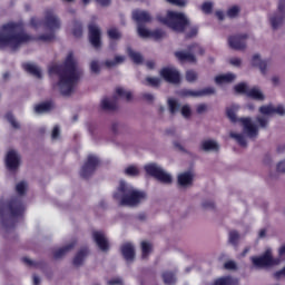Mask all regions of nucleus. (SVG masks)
I'll return each instance as SVG.
<instances>
[{"mask_svg": "<svg viewBox=\"0 0 285 285\" xmlns=\"http://www.w3.org/2000/svg\"><path fill=\"white\" fill-rule=\"evenodd\" d=\"M49 72L51 75L55 72L59 75L58 87L63 97H69V95L75 92L77 81H79V77L82 75L72 52L68 53L63 66L50 67Z\"/></svg>", "mask_w": 285, "mask_h": 285, "instance_id": "f257e3e1", "label": "nucleus"}, {"mask_svg": "<svg viewBox=\"0 0 285 285\" xmlns=\"http://www.w3.org/2000/svg\"><path fill=\"white\" fill-rule=\"evenodd\" d=\"M35 39L23 30L21 23L8 22L0 29V48L17 50L23 43H30Z\"/></svg>", "mask_w": 285, "mask_h": 285, "instance_id": "f03ea898", "label": "nucleus"}, {"mask_svg": "<svg viewBox=\"0 0 285 285\" xmlns=\"http://www.w3.org/2000/svg\"><path fill=\"white\" fill-rule=\"evenodd\" d=\"M158 21L165 23V26H168V28H171L175 32H185V30L189 28L190 31L187 32L186 37L188 39L197 37V27H190V21L183 12L168 11L167 17H158Z\"/></svg>", "mask_w": 285, "mask_h": 285, "instance_id": "7ed1b4c3", "label": "nucleus"}, {"mask_svg": "<svg viewBox=\"0 0 285 285\" xmlns=\"http://www.w3.org/2000/svg\"><path fill=\"white\" fill-rule=\"evenodd\" d=\"M114 197L119 202L120 206L135 207L139 206L146 199V193L136 189L132 185L121 180L119 183L118 191Z\"/></svg>", "mask_w": 285, "mask_h": 285, "instance_id": "20e7f679", "label": "nucleus"}, {"mask_svg": "<svg viewBox=\"0 0 285 285\" xmlns=\"http://www.w3.org/2000/svg\"><path fill=\"white\" fill-rule=\"evenodd\" d=\"M32 28H43L48 35H41L38 37V41H52L55 39V32L61 28V20L55 14V11L47 10L45 13V21L41 22L37 18H31L30 21Z\"/></svg>", "mask_w": 285, "mask_h": 285, "instance_id": "39448f33", "label": "nucleus"}, {"mask_svg": "<svg viewBox=\"0 0 285 285\" xmlns=\"http://www.w3.org/2000/svg\"><path fill=\"white\" fill-rule=\"evenodd\" d=\"M26 210V206L21 202V198H12L9 203L0 200V219L2 225L7 227L6 219H14V217H21Z\"/></svg>", "mask_w": 285, "mask_h": 285, "instance_id": "423d86ee", "label": "nucleus"}, {"mask_svg": "<svg viewBox=\"0 0 285 285\" xmlns=\"http://www.w3.org/2000/svg\"><path fill=\"white\" fill-rule=\"evenodd\" d=\"M144 168L147 175H150V177H155V179H157L161 184H173V176H170V174L164 170L161 166L155 163H151V164L145 165Z\"/></svg>", "mask_w": 285, "mask_h": 285, "instance_id": "0eeeda50", "label": "nucleus"}, {"mask_svg": "<svg viewBox=\"0 0 285 285\" xmlns=\"http://www.w3.org/2000/svg\"><path fill=\"white\" fill-rule=\"evenodd\" d=\"M197 55H204V48L197 43L190 45L187 51L175 52V57L178 61H188L189 63L197 61Z\"/></svg>", "mask_w": 285, "mask_h": 285, "instance_id": "6e6552de", "label": "nucleus"}, {"mask_svg": "<svg viewBox=\"0 0 285 285\" xmlns=\"http://www.w3.org/2000/svg\"><path fill=\"white\" fill-rule=\"evenodd\" d=\"M235 92L238 95H246L252 99H256L257 101H264L265 97L262 90L257 87L248 89V85L242 82L234 87Z\"/></svg>", "mask_w": 285, "mask_h": 285, "instance_id": "1a4fd4ad", "label": "nucleus"}, {"mask_svg": "<svg viewBox=\"0 0 285 285\" xmlns=\"http://www.w3.org/2000/svg\"><path fill=\"white\" fill-rule=\"evenodd\" d=\"M252 262L256 268H266L268 266H277L282 259H274L271 249H267L261 257H252Z\"/></svg>", "mask_w": 285, "mask_h": 285, "instance_id": "9d476101", "label": "nucleus"}, {"mask_svg": "<svg viewBox=\"0 0 285 285\" xmlns=\"http://www.w3.org/2000/svg\"><path fill=\"white\" fill-rule=\"evenodd\" d=\"M259 112L263 115L256 117V121L258 122L259 128H268V121H271L269 117L275 115V106L264 105L259 107Z\"/></svg>", "mask_w": 285, "mask_h": 285, "instance_id": "9b49d317", "label": "nucleus"}, {"mask_svg": "<svg viewBox=\"0 0 285 285\" xmlns=\"http://www.w3.org/2000/svg\"><path fill=\"white\" fill-rule=\"evenodd\" d=\"M284 19H285V0H279L278 11L273 13L269 17V23L273 30H277L278 28H282V26H284Z\"/></svg>", "mask_w": 285, "mask_h": 285, "instance_id": "f8f14e48", "label": "nucleus"}, {"mask_svg": "<svg viewBox=\"0 0 285 285\" xmlns=\"http://www.w3.org/2000/svg\"><path fill=\"white\" fill-rule=\"evenodd\" d=\"M97 166H99V158H97V156L89 155L87 163L82 166L80 171L81 177H83V179H88V177L97 170Z\"/></svg>", "mask_w": 285, "mask_h": 285, "instance_id": "ddd939ff", "label": "nucleus"}, {"mask_svg": "<svg viewBox=\"0 0 285 285\" xmlns=\"http://www.w3.org/2000/svg\"><path fill=\"white\" fill-rule=\"evenodd\" d=\"M238 121L243 124V130L249 139H255L259 135V127L256 126L255 122H253V119L250 118H240Z\"/></svg>", "mask_w": 285, "mask_h": 285, "instance_id": "4468645a", "label": "nucleus"}, {"mask_svg": "<svg viewBox=\"0 0 285 285\" xmlns=\"http://www.w3.org/2000/svg\"><path fill=\"white\" fill-rule=\"evenodd\" d=\"M89 28V41L96 50L101 48V29L95 23H90Z\"/></svg>", "mask_w": 285, "mask_h": 285, "instance_id": "2eb2a0df", "label": "nucleus"}, {"mask_svg": "<svg viewBox=\"0 0 285 285\" xmlns=\"http://www.w3.org/2000/svg\"><path fill=\"white\" fill-rule=\"evenodd\" d=\"M137 30H138L139 37H141L142 39H148L150 37L153 39H164V37H166V33L160 29H157L155 31H150L144 26H138Z\"/></svg>", "mask_w": 285, "mask_h": 285, "instance_id": "dca6fc26", "label": "nucleus"}, {"mask_svg": "<svg viewBox=\"0 0 285 285\" xmlns=\"http://www.w3.org/2000/svg\"><path fill=\"white\" fill-rule=\"evenodd\" d=\"M161 77L165 79V81H168V83H179L180 77L179 71L175 68H164L160 71Z\"/></svg>", "mask_w": 285, "mask_h": 285, "instance_id": "f3484780", "label": "nucleus"}, {"mask_svg": "<svg viewBox=\"0 0 285 285\" xmlns=\"http://www.w3.org/2000/svg\"><path fill=\"white\" fill-rule=\"evenodd\" d=\"M247 38L248 36L246 35L229 37L228 38L229 48H232L233 50H244V48H246Z\"/></svg>", "mask_w": 285, "mask_h": 285, "instance_id": "a211bd4d", "label": "nucleus"}, {"mask_svg": "<svg viewBox=\"0 0 285 285\" xmlns=\"http://www.w3.org/2000/svg\"><path fill=\"white\" fill-rule=\"evenodd\" d=\"M20 161H21V157L16 150L8 151L6 164L9 170H17V168H19Z\"/></svg>", "mask_w": 285, "mask_h": 285, "instance_id": "6ab92c4d", "label": "nucleus"}, {"mask_svg": "<svg viewBox=\"0 0 285 285\" xmlns=\"http://www.w3.org/2000/svg\"><path fill=\"white\" fill-rule=\"evenodd\" d=\"M132 19L138 23V27L141 26V23H150L153 21L150 13L144 10H134Z\"/></svg>", "mask_w": 285, "mask_h": 285, "instance_id": "aec40b11", "label": "nucleus"}, {"mask_svg": "<svg viewBox=\"0 0 285 285\" xmlns=\"http://www.w3.org/2000/svg\"><path fill=\"white\" fill-rule=\"evenodd\" d=\"M92 237L100 250H108V248H110V245L108 244V238L102 232H94Z\"/></svg>", "mask_w": 285, "mask_h": 285, "instance_id": "412c9836", "label": "nucleus"}, {"mask_svg": "<svg viewBox=\"0 0 285 285\" xmlns=\"http://www.w3.org/2000/svg\"><path fill=\"white\" fill-rule=\"evenodd\" d=\"M121 254L126 262H132L135 259V246L130 243L122 245Z\"/></svg>", "mask_w": 285, "mask_h": 285, "instance_id": "4be33fe9", "label": "nucleus"}, {"mask_svg": "<svg viewBox=\"0 0 285 285\" xmlns=\"http://www.w3.org/2000/svg\"><path fill=\"white\" fill-rule=\"evenodd\" d=\"M200 149L205 153H212L219 150V145L215 140H203L200 142Z\"/></svg>", "mask_w": 285, "mask_h": 285, "instance_id": "5701e85b", "label": "nucleus"}, {"mask_svg": "<svg viewBox=\"0 0 285 285\" xmlns=\"http://www.w3.org/2000/svg\"><path fill=\"white\" fill-rule=\"evenodd\" d=\"M237 79V76L235 73H225V75H219L215 77V82L218 86H222V83H233Z\"/></svg>", "mask_w": 285, "mask_h": 285, "instance_id": "b1692460", "label": "nucleus"}, {"mask_svg": "<svg viewBox=\"0 0 285 285\" xmlns=\"http://www.w3.org/2000/svg\"><path fill=\"white\" fill-rule=\"evenodd\" d=\"M178 184L186 188V186L193 185V174L190 171L183 173L178 175Z\"/></svg>", "mask_w": 285, "mask_h": 285, "instance_id": "393cba45", "label": "nucleus"}, {"mask_svg": "<svg viewBox=\"0 0 285 285\" xmlns=\"http://www.w3.org/2000/svg\"><path fill=\"white\" fill-rule=\"evenodd\" d=\"M102 110H115L117 109V96L114 98H104L101 100Z\"/></svg>", "mask_w": 285, "mask_h": 285, "instance_id": "a878e982", "label": "nucleus"}, {"mask_svg": "<svg viewBox=\"0 0 285 285\" xmlns=\"http://www.w3.org/2000/svg\"><path fill=\"white\" fill-rule=\"evenodd\" d=\"M23 69L29 72L30 75H33V77H37L38 79H41V69L37 67V65L33 63H24Z\"/></svg>", "mask_w": 285, "mask_h": 285, "instance_id": "bb28decb", "label": "nucleus"}, {"mask_svg": "<svg viewBox=\"0 0 285 285\" xmlns=\"http://www.w3.org/2000/svg\"><path fill=\"white\" fill-rule=\"evenodd\" d=\"M252 63L253 66L258 67L263 75H266V66H268L266 60H262V58H259V56L256 55L253 57Z\"/></svg>", "mask_w": 285, "mask_h": 285, "instance_id": "cd10ccee", "label": "nucleus"}, {"mask_svg": "<svg viewBox=\"0 0 285 285\" xmlns=\"http://www.w3.org/2000/svg\"><path fill=\"white\" fill-rule=\"evenodd\" d=\"M88 256V248L80 249L73 258V266H81Z\"/></svg>", "mask_w": 285, "mask_h": 285, "instance_id": "c85d7f7f", "label": "nucleus"}, {"mask_svg": "<svg viewBox=\"0 0 285 285\" xmlns=\"http://www.w3.org/2000/svg\"><path fill=\"white\" fill-rule=\"evenodd\" d=\"M237 284H239V281L230 276L218 278L214 283V285H237Z\"/></svg>", "mask_w": 285, "mask_h": 285, "instance_id": "c756f323", "label": "nucleus"}, {"mask_svg": "<svg viewBox=\"0 0 285 285\" xmlns=\"http://www.w3.org/2000/svg\"><path fill=\"white\" fill-rule=\"evenodd\" d=\"M52 110V102H42L35 107L37 115H43V112H50Z\"/></svg>", "mask_w": 285, "mask_h": 285, "instance_id": "7c9ffc66", "label": "nucleus"}, {"mask_svg": "<svg viewBox=\"0 0 285 285\" xmlns=\"http://www.w3.org/2000/svg\"><path fill=\"white\" fill-rule=\"evenodd\" d=\"M116 95L120 99H126V101H130L132 99V92H130L121 87L116 88Z\"/></svg>", "mask_w": 285, "mask_h": 285, "instance_id": "2f4dec72", "label": "nucleus"}, {"mask_svg": "<svg viewBox=\"0 0 285 285\" xmlns=\"http://www.w3.org/2000/svg\"><path fill=\"white\" fill-rule=\"evenodd\" d=\"M127 52L134 63H142L144 57H141V53L134 51L131 48H127Z\"/></svg>", "mask_w": 285, "mask_h": 285, "instance_id": "473e14b6", "label": "nucleus"}, {"mask_svg": "<svg viewBox=\"0 0 285 285\" xmlns=\"http://www.w3.org/2000/svg\"><path fill=\"white\" fill-rule=\"evenodd\" d=\"M126 61V57L124 56H116L115 60H107L105 65L107 68H115V66H119V63H124Z\"/></svg>", "mask_w": 285, "mask_h": 285, "instance_id": "72a5a7b5", "label": "nucleus"}, {"mask_svg": "<svg viewBox=\"0 0 285 285\" xmlns=\"http://www.w3.org/2000/svg\"><path fill=\"white\" fill-rule=\"evenodd\" d=\"M229 135L232 139H235L237 144H239V146H242L243 148H246L247 142H246V137H244V135L235 134V132H230Z\"/></svg>", "mask_w": 285, "mask_h": 285, "instance_id": "f704fd0d", "label": "nucleus"}, {"mask_svg": "<svg viewBox=\"0 0 285 285\" xmlns=\"http://www.w3.org/2000/svg\"><path fill=\"white\" fill-rule=\"evenodd\" d=\"M141 250H142V259H146L148 255H150V252L153 250V245L148 242L141 243Z\"/></svg>", "mask_w": 285, "mask_h": 285, "instance_id": "c9c22d12", "label": "nucleus"}, {"mask_svg": "<svg viewBox=\"0 0 285 285\" xmlns=\"http://www.w3.org/2000/svg\"><path fill=\"white\" fill-rule=\"evenodd\" d=\"M107 35L109 39H114L115 41H118V39H121V31L117 28H110L107 31Z\"/></svg>", "mask_w": 285, "mask_h": 285, "instance_id": "e433bc0d", "label": "nucleus"}, {"mask_svg": "<svg viewBox=\"0 0 285 285\" xmlns=\"http://www.w3.org/2000/svg\"><path fill=\"white\" fill-rule=\"evenodd\" d=\"M164 283L167 285H173L175 282H177V278H175V274L170 272H166L163 274Z\"/></svg>", "mask_w": 285, "mask_h": 285, "instance_id": "4c0bfd02", "label": "nucleus"}, {"mask_svg": "<svg viewBox=\"0 0 285 285\" xmlns=\"http://www.w3.org/2000/svg\"><path fill=\"white\" fill-rule=\"evenodd\" d=\"M125 175H127L128 177H137L139 175V168L131 165L125 169Z\"/></svg>", "mask_w": 285, "mask_h": 285, "instance_id": "58836bf2", "label": "nucleus"}, {"mask_svg": "<svg viewBox=\"0 0 285 285\" xmlns=\"http://www.w3.org/2000/svg\"><path fill=\"white\" fill-rule=\"evenodd\" d=\"M72 248H75V244H71V245H68V246H66L63 248L58 249L55 253L56 259H59V257H63V254L68 253V250H72Z\"/></svg>", "mask_w": 285, "mask_h": 285, "instance_id": "ea45409f", "label": "nucleus"}, {"mask_svg": "<svg viewBox=\"0 0 285 285\" xmlns=\"http://www.w3.org/2000/svg\"><path fill=\"white\" fill-rule=\"evenodd\" d=\"M238 109H239L238 106H233L232 108L227 109V117L228 119H230V121L233 122L237 121V116L235 115V112H237Z\"/></svg>", "mask_w": 285, "mask_h": 285, "instance_id": "a19ab883", "label": "nucleus"}, {"mask_svg": "<svg viewBox=\"0 0 285 285\" xmlns=\"http://www.w3.org/2000/svg\"><path fill=\"white\" fill-rule=\"evenodd\" d=\"M168 106H169V111L171 115H175V112L179 111V102L175 99H169L168 100Z\"/></svg>", "mask_w": 285, "mask_h": 285, "instance_id": "79ce46f5", "label": "nucleus"}, {"mask_svg": "<svg viewBox=\"0 0 285 285\" xmlns=\"http://www.w3.org/2000/svg\"><path fill=\"white\" fill-rule=\"evenodd\" d=\"M210 95H215V88L214 87H207L203 90H198V97H208Z\"/></svg>", "mask_w": 285, "mask_h": 285, "instance_id": "37998d69", "label": "nucleus"}, {"mask_svg": "<svg viewBox=\"0 0 285 285\" xmlns=\"http://www.w3.org/2000/svg\"><path fill=\"white\" fill-rule=\"evenodd\" d=\"M238 14H239V7L237 6L229 8L227 11V17H229V19H235V17H237Z\"/></svg>", "mask_w": 285, "mask_h": 285, "instance_id": "c03bdc74", "label": "nucleus"}, {"mask_svg": "<svg viewBox=\"0 0 285 285\" xmlns=\"http://www.w3.org/2000/svg\"><path fill=\"white\" fill-rule=\"evenodd\" d=\"M181 97H199V91L185 89L180 91Z\"/></svg>", "mask_w": 285, "mask_h": 285, "instance_id": "a18cd8bd", "label": "nucleus"}, {"mask_svg": "<svg viewBox=\"0 0 285 285\" xmlns=\"http://www.w3.org/2000/svg\"><path fill=\"white\" fill-rule=\"evenodd\" d=\"M27 188H28V184H26L24 181H21L16 186V190H17L18 195H23V193H26Z\"/></svg>", "mask_w": 285, "mask_h": 285, "instance_id": "49530a36", "label": "nucleus"}, {"mask_svg": "<svg viewBox=\"0 0 285 285\" xmlns=\"http://www.w3.org/2000/svg\"><path fill=\"white\" fill-rule=\"evenodd\" d=\"M229 242L230 244H237V242H239V233L236 230L229 232Z\"/></svg>", "mask_w": 285, "mask_h": 285, "instance_id": "de8ad7c7", "label": "nucleus"}, {"mask_svg": "<svg viewBox=\"0 0 285 285\" xmlns=\"http://www.w3.org/2000/svg\"><path fill=\"white\" fill-rule=\"evenodd\" d=\"M90 70L91 72H94L95 75H99L100 70H101V67L99 66V62L98 61H91L90 63Z\"/></svg>", "mask_w": 285, "mask_h": 285, "instance_id": "09e8293b", "label": "nucleus"}, {"mask_svg": "<svg viewBox=\"0 0 285 285\" xmlns=\"http://www.w3.org/2000/svg\"><path fill=\"white\" fill-rule=\"evenodd\" d=\"M202 10L205 12V14H210V12H213V2L203 3Z\"/></svg>", "mask_w": 285, "mask_h": 285, "instance_id": "8fccbe9b", "label": "nucleus"}, {"mask_svg": "<svg viewBox=\"0 0 285 285\" xmlns=\"http://www.w3.org/2000/svg\"><path fill=\"white\" fill-rule=\"evenodd\" d=\"M186 80L189 82L197 81V72L189 70L186 72Z\"/></svg>", "mask_w": 285, "mask_h": 285, "instance_id": "3c124183", "label": "nucleus"}, {"mask_svg": "<svg viewBox=\"0 0 285 285\" xmlns=\"http://www.w3.org/2000/svg\"><path fill=\"white\" fill-rule=\"evenodd\" d=\"M180 112L185 118H188L190 117V115H193V111L190 110V106L188 105L183 106Z\"/></svg>", "mask_w": 285, "mask_h": 285, "instance_id": "603ef678", "label": "nucleus"}, {"mask_svg": "<svg viewBox=\"0 0 285 285\" xmlns=\"http://www.w3.org/2000/svg\"><path fill=\"white\" fill-rule=\"evenodd\" d=\"M83 35V30L81 29V23L76 22L73 28V36L81 37Z\"/></svg>", "mask_w": 285, "mask_h": 285, "instance_id": "864d4df0", "label": "nucleus"}, {"mask_svg": "<svg viewBox=\"0 0 285 285\" xmlns=\"http://www.w3.org/2000/svg\"><path fill=\"white\" fill-rule=\"evenodd\" d=\"M7 120L9 121V124H11L13 128H20L19 122H17L12 114H7Z\"/></svg>", "mask_w": 285, "mask_h": 285, "instance_id": "5fc2aeb1", "label": "nucleus"}, {"mask_svg": "<svg viewBox=\"0 0 285 285\" xmlns=\"http://www.w3.org/2000/svg\"><path fill=\"white\" fill-rule=\"evenodd\" d=\"M274 115H281V117H284V115H285L284 105H278V106L274 107Z\"/></svg>", "mask_w": 285, "mask_h": 285, "instance_id": "6e6d98bb", "label": "nucleus"}, {"mask_svg": "<svg viewBox=\"0 0 285 285\" xmlns=\"http://www.w3.org/2000/svg\"><path fill=\"white\" fill-rule=\"evenodd\" d=\"M146 81L149 83V86H159V83H161V80L159 78H153V77H148L146 79Z\"/></svg>", "mask_w": 285, "mask_h": 285, "instance_id": "4d7b16f0", "label": "nucleus"}, {"mask_svg": "<svg viewBox=\"0 0 285 285\" xmlns=\"http://www.w3.org/2000/svg\"><path fill=\"white\" fill-rule=\"evenodd\" d=\"M206 110H208V105L206 104H200L196 106V111L198 112V115H204Z\"/></svg>", "mask_w": 285, "mask_h": 285, "instance_id": "13d9d810", "label": "nucleus"}, {"mask_svg": "<svg viewBox=\"0 0 285 285\" xmlns=\"http://www.w3.org/2000/svg\"><path fill=\"white\" fill-rule=\"evenodd\" d=\"M167 3H171V6H178V7H184L186 6V0H166Z\"/></svg>", "mask_w": 285, "mask_h": 285, "instance_id": "bf43d9fd", "label": "nucleus"}, {"mask_svg": "<svg viewBox=\"0 0 285 285\" xmlns=\"http://www.w3.org/2000/svg\"><path fill=\"white\" fill-rule=\"evenodd\" d=\"M224 266L227 271H235V268H237V265L233 261L225 263Z\"/></svg>", "mask_w": 285, "mask_h": 285, "instance_id": "052dcab7", "label": "nucleus"}, {"mask_svg": "<svg viewBox=\"0 0 285 285\" xmlns=\"http://www.w3.org/2000/svg\"><path fill=\"white\" fill-rule=\"evenodd\" d=\"M59 134H60L59 126L53 127V130L51 134L52 139H59Z\"/></svg>", "mask_w": 285, "mask_h": 285, "instance_id": "680f3d73", "label": "nucleus"}, {"mask_svg": "<svg viewBox=\"0 0 285 285\" xmlns=\"http://www.w3.org/2000/svg\"><path fill=\"white\" fill-rule=\"evenodd\" d=\"M122 284H124V281H121V278H114L108 282V285H122Z\"/></svg>", "mask_w": 285, "mask_h": 285, "instance_id": "e2e57ef3", "label": "nucleus"}, {"mask_svg": "<svg viewBox=\"0 0 285 285\" xmlns=\"http://www.w3.org/2000/svg\"><path fill=\"white\" fill-rule=\"evenodd\" d=\"M229 63H232V66H236V67L242 66V59H239V58H232L229 60Z\"/></svg>", "mask_w": 285, "mask_h": 285, "instance_id": "0e129e2a", "label": "nucleus"}, {"mask_svg": "<svg viewBox=\"0 0 285 285\" xmlns=\"http://www.w3.org/2000/svg\"><path fill=\"white\" fill-rule=\"evenodd\" d=\"M277 171L278 173H285V160H282L277 164Z\"/></svg>", "mask_w": 285, "mask_h": 285, "instance_id": "69168bd1", "label": "nucleus"}, {"mask_svg": "<svg viewBox=\"0 0 285 285\" xmlns=\"http://www.w3.org/2000/svg\"><path fill=\"white\" fill-rule=\"evenodd\" d=\"M142 99H145V101H155V96H153V94H144Z\"/></svg>", "mask_w": 285, "mask_h": 285, "instance_id": "338daca9", "label": "nucleus"}, {"mask_svg": "<svg viewBox=\"0 0 285 285\" xmlns=\"http://www.w3.org/2000/svg\"><path fill=\"white\" fill-rule=\"evenodd\" d=\"M278 255L281 259H285V245L279 248Z\"/></svg>", "mask_w": 285, "mask_h": 285, "instance_id": "774afa93", "label": "nucleus"}]
</instances>
